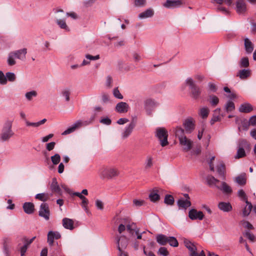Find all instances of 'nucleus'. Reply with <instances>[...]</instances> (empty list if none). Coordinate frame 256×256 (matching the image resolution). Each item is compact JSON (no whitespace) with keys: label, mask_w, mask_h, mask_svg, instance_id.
Returning a JSON list of instances; mask_svg holds the SVG:
<instances>
[{"label":"nucleus","mask_w":256,"mask_h":256,"mask_svg":"<svg viewBox=\"0 0 256 256\" xmlns=\"http://www.w3.org/2000/svg\"><path fill=\"white\" fill-rule=\"evenodd\" d=\"M12 124L13 120L8 119L4 122L0 134V140L2 142H8L14 136Z\"/></svg>","instance_id":"nucleus-1"},{"label":"nucleus","mask_w":256,"mask_h":256,"mask_svg":"<svg viewBox=\"0 0 256 256\" xmlns=\"http://www.w3.org/2000/svg\"><path fill=\"white\" fill-rule=\"evenodd\" d=\"M126 228L127 231L132 235H134V232H136V234L138 232V228L135 223L130 222L128 218H124L121 220V224L118 227V232L120 234H121Z\"/></svg>","instance_id":"nucleus-2"},{"label":"nucleus","mask_w":256,"mask_h":256,"mask_svg":"<svg viewBox=\"0 0 256 256\" xmlns=\"http://www.w3.org/2000/svg\"><path fill=\"white\" fill-rule=\"evenodd\" d=\"M185 83L189 87V89L190 90L191 97L194 100L200 98L202 93V90L196 84L194 80L191 78H188L186 80Z\"/></svg>","instance_id":"nucleus-3"},{"label":"nucleus","mask_w":256,"mask_h":256,"mask_svg":"<svg viewBox=\"0 0 256 256\" xmlns=\"http://www.w3.org/2000/svg\"><path fill=\"white\" fill-rule=\"evenodd\" d=\"M156 136L160 141V145L164 147L168 144V133L164 128H158L156 130Z\"/></svg>","instance_id":"nucleus-4"},{"label":"nucleus","mask_w":256,"mask_h":256,"mask_svg":"<svg viewBox=\"0 0 256 256\" xmlns=\"http://www.w3.org/2000/svg\"><path fill=\"white\" fill-rule=\"evenodd\" d=\"M100 174L102 178H112L118 176V172L114 168H104L100 170Z\"/></svg>","instance_id":"nucleus-5"},{"label":"nucleus","mask_w":256,"mask_h":256,"mask_svg":"<svg viewBox=\"0 0 256 256\" xmlns=\"http://www.w3.org/2000/svg\"><path fill=\"white\" fill-rule=\"evenodd\" d=\"M94 119V116H92L90 118V122H82V121L78 120L76 121L72 126L68 128L66 130H65L64 132H62V135H67L70 134H71L74 132L76 130L82 125H86L88 124H90L92 121H93Z\"/></svg>","instance_id":"nucleus-6"},{"label":"nucleus","mask_w":256,"mask_h":256,"mask_svg":"<svg viewBox=\"0 0 256 256\" xmlns=\"http://www.w3.org/2000/svg\"><path fill=\"white\" fill-rule=\"evenodd\" d=\"M50 210L48 204L46 202L41 204L38 211V216L43 218L46 220H48L50 218Z\"/></svg>","instance_id":"nucleus-7"},{"label":"nucleus","mask_w":256,"mask_h":256,"mask_svg":"<svg viewBox=\"0 0 256 256\" xmlns=\"http://www.w3.org/2000/svg\"><path fill=\"white\" fill-rule=\"evenodd\" d=\"M184 244L186 248L190 251V256H206L204 250H202L200 254L196 252V248L191 242L188 240H184Z\"/></svg>","instance_id":"nucleus-8"},{"label":"nucleus","mask_w":256,"mask_h":256,"mask_svg":"<svg viewBox=\"0 0 256 256\" xmlns=\"http://www.w3.org/2000/svg\"><path fill=\"white\" fill-rule=\"evenodd\" d=\"M158 106V104L154 100L148 98L144 102V108L148 115L152 114L153 110Z\"/></svg>","instance_id":"nucleus-9"},{"label":"nucleus","mask_w":256,"mask_h":256,"mask_svg":"<svg viewBox=\"0 0 256 256\" xmlns=\"http://www.w3.org/2000/svg\"><path fill=\"white\" fill-rule=\"evenodd\" d=\"M183 126L186 132L190 134L195 128V121L192 118H188L183 122Z\"/></svg>","instance_id":"nucleus-10"},{"label":"nucleus","mask_w":256,"mask_h":256,"mask_svg":"<svg viewBox=\"0 0 256 256\" xmlns=\"http://www.w3.org/2000/svg\"><path fill=\"white\" fill-rule=\"evenodd\" d=\"M236 10L239 14H243L247 10L246 4L244 0H237L236 2Z\"/></svg>","instance_id":"nucleus-11"},{"label":"nucleus","mask_w":256,"mask_h":256,"mask_svg":"<svg viewBox=\"0 0 256 256\" xmlns=\"http://www.w3.org/2000/svg\"><path fill=\"white\" fill-rule=\"evenodd\" d=\"M184 0H167L163 6L168 8H174L180 7L184 3Z\"/></svg>","instance_id":"nucleus-12"},{"label":"nucleus","mask_w":256,"mask_h":256,"mask_svg":"<svg viewBox=\"0 0 256 256\" xmlns=\"http://www.w3.org/2000/svg\"><path fill=\"white\" fill-rule=\"evenodd\" d=\"M184 197L186 199L184 198H180L177 202L178 205L180 208H184L186 210L188 208L190 207L191 205L190 198L188 194H184Z\"/></svg>","instance_id":"nucleus-13"},{"label":"nucleus","mask_w":256,"mask_h":256,"mask_svg":"<svg viewBox=\"0 0 256 256\" xmlns=\"http://www.w3.org/2000/svg\"><path fill=\"white\" fill-rule=\"evenodd\" d=\"M188 216L192 220H202L204 218V214L201 211H197L195 209H192L189 211Z\"/></svg>","instance_id":"nucleus-14"},{"label":"nucleus","mask_w":256,"mask_h":256,"mask_svg":"<svg viewBox=\"0 0 256 256\" xmlns=\"http://www.w3.org/2000/svg\"><path fill=\"white\" fill-rule=\"evenodd\" d=\"M116 244L118 251H121V249H124L128 245V240L125 236H122L120 237L116 236Z\"/></svg>","instance_id":"nucleus-15"},{"label":"nucleus","mask_w":256,"mask_h":256,"mask_svg":"<svg viewBox=\"0 0 256 256\" xmlns=\"http://www.w3.org/2000/svg\"><path fill=\"white\" fill-rule=\"evenodd\" d=\"M179 140L180 144L182 146L184 151L188 152L192 148V142L190 140L187 138L186 136Z\"/></svg>","instance_id":"nucleus-16"},{"label":"nucleus","mask_w":256,"mask_h":256,"mask_svg":"<svg viewBox=\"0 0 256 256\" xmlns=\"http://www.w3.org/2000/svg\"><path fill=\"white\" fill-rule=\"evenodd\" d=\"M129 109L128 104L125 102H120L116 106L115 110L118 113H126Z\"/></svg>","instance_id":"nucleus-17"},{"label":"nucleus","mask_w":256,"mask_h":256,"mask_svg":"<svg viewBox=\"0 0 256 256\" xmlns=\"http://www.w3.org/2000/svg\"><path fill=\"white\" fill-rule=\"evenodd\" d=\"M135 126L136 123L132 121L126 126L124 132L122 134V138L124 139L127 138L131 134Z\"/></svg>","instance_id":"nucleus-18"},{"label":"nucleus","mask_w":256,"mask_h":256,"mask_svg":"<svg viewBox=\"0 0 256 256\" xmlns=\"http://www.w3.org/2000/svg\"><path fill=\"white\" fill-rule=\"evenodd\" d=\"M50 186V189L52 192L56 193L58 194H62V191L60 186L58 184L56 178H52Z\"/></svg>","instance_id":"nucleus-19"},{"label":"nucleus","mask_w":256,"mask_h":256,"mask_svg":"<svg viewBox=\"0 0 256 256\" xmlns=\"http://www.w3.org/2000/svg\"><path fill=\"white\" fill-rule=\"evenodd\" d=\"M16 58L23 60L26 58V55L27 53L26 48H24L12 52Z\"/></svg>","instance_id":"nucleus-20"},{"label":"nucleus","mask_w":256,"mask_h":256,"mask_svg":"<svg viewBox=\"0 0 256 256\" xmlns=\"http://www.w3.org/2000/svg\"><path fill=\"white\" fill-rule=\"evenodd\" d=\"M23 209L24 212L28 214H32L34 212V206L33 203L30 202H24L23 204Z\"/></svg>","instance_id":"nucleus-21"},{"label":"nucleus","mask_w":256,"mask_h":256,"mask_svg":"<svg viewBox=\"0 0 256 256\" xmlns=\"http://www.w3.org/2000/svg\"><path fill=\"white\" fill-rule=\"evenodd\" d=\"M154 15V10L152 8L146 9L144 12L140 13L138 14V18L140 19L146 18H152Z\"/></svg>","instance_id":"nucleus-22"},{"label":"nucleus","mask_w":256,"mask_h":256,"mask_svg":"<svg viewBox=\"0 0 256 256\" xmlns=\"http://www.w3.org/2000/svg\"><path fill=\"white\" fill-rule=\"evenodd\" d=\"M244 45L246 52L248 54H251L254 48V45L252 42L248 38H245Z\"/></svg>","instance_id":"nucleus-23"},{"label":"nucleus","mask_w":256,"mask_h":256,"mask_svg":"<svg viewBox=\"0 0 256 256\" xmlns=\"http://www.w3.org/2000/svg\"><path fill=\"white\" fill-rule=\"evenodd\" d=\"M216 188L226 194H230L232 192V189L230 186L225 182H222L220 186H216Z\"/></svg>","instance_id":"nucleus-24"},{"label":"nucleus","mask_w":256,"mask_h":256,"mask_svg":"<svg viewBox=\"0 0 256 256\" xmlns=\"http://www.w3.org/2000/svg\"><path fill=\"white\" fill-rule=\"evenodd\" d=\"M218 208L224 212H229L232 210V206L230 202H220L218 204Z\"/></svg>","instance_id":"nucleus-25"},{"label":"nucleus","mask_w":256,"mask_h":256,"mask_svg":"<svg viewBox=\"0 0 256 256\" xmlns=\"http://www.w3.org/2000/svg\"><path fill=\"white\" fill-rule=\"evenodd\" d=\"M62 226L65 228L70 230H72L74 228L72 220L65 218L62 219Z\"/></svg>","instance_id":"nucleus-26"},{"label":"nucleus","mask_w":256,"mask_h":256,"mask_svg":"<svg viewBox=\"0 0 256 256\" xmlns=\"http://www.w3.org/2000/svg\"><path fill=\"white\" fill-rule=\"evenodd\" d=\"M250 71L248 69H243L240 70L238 72L236 76L240 79L245 80L250 76Z\"/></svg>","instance_id":"nucleus-27"},{"label":"nucleus","mask_w":256,"mask_h":256,"mask_svg":"<svg viewBox=\"0 0 256 256\" xmlns=\"http://www.w3.org/2000/svg\"><path fill=\"white\" fill-rule=\"evenodd\" d=\"M252 106L249 103L242 104L239 108V111L241 112L248 113L252 110Z\"/></svg>","instance_id":"nucleus-28"},{"label":"nucleus","mask_w":256,"mask_h":256,"mask_svg":"<svg viewBox=\"0 0 256 256\" xmlns=\"http://www.w3.org/2000/svg\"><path fill=\"white\" fill-rule=\"evenodd\" d=\"M176 136L180 140L186 136L184 135V130L180 126H176L174 130Z\"/></svg>","instance_id":"nucleus-29"},{"label":"nucleus","mask_w":256,"mask_h":256,"mask_svg":"<svg viewBox=\"0 0 256 256\" xmlns=\"http://www.w3.org/2000/svg\"><path fill=\"white\" fill-rule=\"evenodd\" d=\"M206 182L210 186H215L216 187V186H218L217 184V183H218L220 182L219 180L218 179L214 178L212 176H208L206 178Z\"/></svg>","instance_id":"nucleus-30"},{"label":"nucleus","mask_w":256,"mask_h":256,"mask_svg":"<svg viewBox=\"0 0 256 256\" xmlns=\"http://www.w3.org/2000/svg\"><path fill=\"white\" fill-rule=\"evenodd\" d=\"M245 202L246 204V205L242 210V214L244 216H247L250 214L252 206V204L248 202V200H246Z\"/></svg>","instance_id":"nucleus-31"},{"label":"nucleus","mask_w":256,"mask_h":256,"mask_svg":"<svg viewBox=\"0 0 256 256\" xmlns=\"http://www.w3.org/2000/svg\"><path fill=\"white\" fill-rule=\"evenodd\" d=\"M168 238V236L162 234H159L156 237L157 242L161 245L166 244Z\"/></svg>","instance_id":"nucleus-32"},{"label":"nucleus","mask_w":256,"mask_h":256,"mask_svg":"<svg viewBox=\"0 0 256 256\" xmlns=\"http://www.w3.org/2000/svg\"><path fill=\"white\" fill-rule=\"evenodd\" d=\"M50 198V195L48 193H40L36 194L35 198L40 201L45 202L47 201Z\"/></svg>","instance_id":"nucleus-33"},{"label":"nucleus","mask_w":256,"mask_h":256,"mask_svg":"<svg viewBox=\"0 0 256 256\" xmlns=\"http://www.w3.org/2000/svg\"><path fill=\"white\" fill-rule=\"evenodd\" d=\"M56 23L60 28L64 30L66 32L70 31V28L67 26L64 20L62 19H58L56 20Z\"/></svg>","instance_id":"nucleus-34"},{"label":"nucleus","mask_w":256,"mask_h":256,"mask_svg":"<svg viewBox=\"0 0 256 256\" xmlns=\"http://www.w3.org/2000/svg\"><path fill=\"white\" fill-rule=\"evenodd\" d=\"M46 120L44 118L43 120L36 122H30L28 120H26V124L28 126L38 127L40 125L44 124Z\"/></svg>","instance_id":"nucleus-35"},{"label":"nucleus","mask_w":256,"mask_h":256,"mask_svg":"<svg viewBox=\"0 0 256 256\" xmlns=\"http://www.w3.org/2000/svg\"><path fill=\"white\" fill-rule=\"evenodd\" d=\"M209 112L210 110L208 108L203 107L200 110L198 114L202 118L205 119L208 116Z\"/></svg>","instance_id":"nucleus-36"},{"label":"nucleus","mask_w":256,"mask_h":256,"mask_svg":"<svg viewBox=\"0 0 256 256\" xmlns=\"http://www.w3.org/2000/svg\"><path fill=\"white\" fill-rule=\"evenodd\" d=\"M224 108L227 112H230L235 109L234 103L230 100L228 101L224 106Z\"/></svg>","instance_id":"nucleus-37"},{"label":"nucleus","mask_w":256,"mask_h":256,"mask_svg":"<svg viewBox=\"0 0 256 256\" xmlns=\"http://www.w3.org/2000/svg\"><path fill=\"white\" fill-rule=\"evenodd\" d=\"M38 95V93L36 90H31L25 94V97L27 100L31 101L34 98H36Z\"/></svg>","instance_id":"nucleus-38"},{"label":"nucleus","mask_w":256,"mask_h":256,"mask_svg":"<svg viewBox=\"0 0 256 256\" xmlns=\"http://www.w3.org/2000/svg\"><path fill=\"white\" fill-rule=\"evenodd\" d=\"M150 200L152 202H156L160 200V195L157 190H153L149 195Z\"/></svg>","instance_id":"nucleus-39"},{"label":"nucleus","mask_w":256,"mask_h":256,"mask_svg":"<svg viewBox=\"0 0 256 256\" xmlns=\"http://www.w3.org/2000/svg\"><path fill=\"white\" fill-rule=\"evenodd\" d=\"M209 101L212 106H216L219 102V98L215 95H210L209 96Z\"/></svg>","instance_id":"nucleus-40"},{"label":"nucleus","mask_w":256,"mask_h":256,"mask_svg":"<svg viewBox=\"0 0 256 256\" xmlns=\"http://www.w3.org/2000/svg\"><path fill=\"white\" fill-rule=\"evenodd\" d=\"M167 243H168L170 246L174 247H176L178 245L176 238L174 236H168Z\"/></svg>","instance_id":"nucleus-41"},{"label":"nucleus","mask_w":256,"mask_h":256,"mask_svg":"<svg viewBox=\"0 0 256 256\" xmlns=\"http://www.w3.org/2000/svg\"><path fill=\"white\" fill-rule=\"evenodd\" d=\"M224 170L225 166L224 164L222 163H220L219 165L217 166V172L218 174L220 176H222L224 178Z\"/></svg>","instance_id":"nucleus-42"},{"label":"nucleus","mask_w":256,"mask_h":256,"mask_svg":"<svg viewBox=\"0 0 256 256\" xmlns=\"http://www.w3.org/2000/svg\"><path fill=\"white\" fill-rule=\"evenodd\" d=\"M36 238V236H34L30 239H28L26 236L22 238V240L24 243V244L23 246H26V247L28 248V246L34 242Z\"/></svg>","instance_id":"nucleus-43"},{"label":"nucleus","mask_w":256,"mask_h":256,"mask_svg":"<svg viewBox=\"0 0 256 256\" xmlns=\"http://www.w3.org/2000/svg\"><path fill=\"white\" fill-rule=\"evenodd\" d=\"M164 202L168 205H172L174 203V198L170 194H166L165 196Z\"/></svg>","instance_id":"nucleus-44"},{"label":"nucleus","mask_w":256,"mask_h":256,"mask_svg":"<svg viewBox=\"0 0 256 256\" xmlns=\"http://www.w3.org/2000/svg\"><path fill=\"white\" fill-rule=\"evenodd\" d=\"M236 182L240 185H244L246 183V178L244 174L238 176L236 178Z\"/></svg>","instance_id":"nucleus-45"},{"label":"nucleus","mask_w":256,"mask_h":256,"mask_svg":"<svg viewBox=\"0 0 256 256\" xmlns=\"http://www.w3.org/2000/svg\"><path fill=\"white\" fill-rule=\"evenodd\" d=\"M51 160L53 164L56 165L59 164L60 160V156L58 154H56L51 156Z\"/></svg>","instance_id":"nucleus-46"},{"label":"nucleus","mask_w":256,"mask_h":256,"mask_svg":"<svg viewBox=\"0 0 256 256\" xmlns=\"http://www.w3.org/2000/svg\"><path fill=\"white\" fill-rule=\"evenodd\" d=\"M240 68H247L249 66L248 59L246 57L242 58L240 62Z\"/></svg>","instance_id":"nucleus-47"},{"label":"nucleus","mask_w":256,"mask_h":256,"mask_svg":"<svg viewBox=\"0 0 256 256\" xmlns=\"http://www.w3.org/2000/svg\"><path fill=\"white\" fill-rule=\"evenodd\" d=\"M15 56L14 54L10 52L8 56V63L9 66H12L16 64V62L14 60Z\"/></svg>","instance_id":"nucleus-48"},{"label":"nucleus","mask_w":256,"mask_h":256,"mask_svg":"<svg viewBox=\"0 0 256 256\" xmlns=\"http://www.w3.org/2000/svg\"><path fill=\"white\" fill-rule=\"evenodd\" d=\"M6 77L7 80L9 82H13L15 81L16 79V76L14 72H8L6 74Z\"/></svg>","instance_id":"nucleus-49"},{"label":"nucleus","mask_w":256,"mask_h":256,"mask_svg":"<svg viewBox=\"0 0 256 256\" xmlns=\"http://www.w3.org/2000/svg\"><path fill=\"white\" fill-rule=\"evenodd\" d=\"M246 156L245 150L242 148H239L237 150L236 158H239L244 157Z\"/></svg>","instance_id":"nucleus-50"},{"label":"nucleus","mask_w":256,"mask_h":256,"mask_svg":"<svg viewBox=\"0 0 256 256\" xmlns=\"http://www.w3.org/2000/svg\"><path fill=\"white\" fill-rule=\"evenodd\" d=\"M113 94L114 96L118 99L122 100L123 98L122 95L120 92L118 88H115L113 90Z\"/></svg>","instance_id":"nucleus-51"},{"label":"nucleus","mask_w":256,"mask_h":256,"mask_svg":"<svg viewBox=\"0 0 256 256\" xmlns=\"http://www.w3.org/2000/svg\"><path fill=\"white\" fill-rule=\"evenodd\" d=\"M244 234L250 241L252 242L256 241V238L255 236L250 231H246Z\"/></svg>","instance_id":"nucleus-52"},{"label":"nucleus","mask_w":256,"mask_h":256,"mask_svg":"<svg viewBox=\"0 0 256 256\" xmlns=\"http://www.w3.org/2000/svg\"><path fill=\"white\" fill-rule=\"evenodd\" d=\"M146 0H134V6L137 7H143L146 4Z\"/></svg>","instance_id":"nucleus-53"},{"label":"nucleus","mask_w":256,"mask_h":256,"mask_svg":"<svg viewBox=\"0 0 256 256\" xmlns=\"http://www.w3.org/2000/svg\"><path fill=\"white\" fill-rule=\"evenodd\" d=\"M3 252L6 256H10V248L6 242L3 244Z\"/></svg>","instance_id":"nucleus-54"},{"label":"nucleus","mask_w":256,"mask_h":256,"mask_svg":"<svg viewBox=\"0 0 256 256\" xmlns=\"http://www.w3.org/2000/svg\"><path fill=\"white\" fill-rule=\"evenodd\" d=\"M152 166V158L151 156H148L146 162V168H149Z\"/></svg>","instance_id":"nucleus-55"},{"label":"nucleus","mask_w":256,"mask_h":256,"mask_svg":"<svg viewBox=\"0 0 256 256\" xmlns=\"http://www.w3.org/2000/svg\"><path fill=\"white\" fill-rule=\"evenodd\" d=\"M238 196L241 198V200L244 202L248 200L244 192L242 190H240L238 192Z\"/></svg>","instance_id":"nucleus-56"},{"label":"nucleus","mask_w":256,"mask_h":256,"mask_svg":"<svg viewBox=\"0 0 256 256\" xmlns=\"http://www.w3.org/2000/svg\"><path fill=\"white\" fill-rule=\"evenodd\" d=\"M208 89L211 92H216L218 88L212 82H209L208 84Z\"/></svg>","instance_id":"nucleus-57"},{"label":"nucleus","mask_w":256,"mask_h":256,"mask_svg":"<svg viewBox=\"0 0 256 256\" xmlns=\"http://www.w3.org/2000/svg\"><path fill=\"white\" fill-rule=\"evenodd\" d=\"M62 96L65 98L66 101L68 102L70 100V92L68 90L66 89L62 91Z\"/></svg>","instance_id":"nucleus-58"},{"label":"nucleus","mask_w":256,"mask_h":256,"mask_svg":"<svg viewBox=\"0 0 256 256\" xmlns=\"http://www.w3.org/2000/svg\"><path fill=\"white\" fill-rule=\"evenodd\" d=\"M7 83V79L3 72L0 70V84H6Z\"/></svg>","instance_id":"nucleus-59"},{"label":"nucleus","mask_w":256,"mask_h":256,"mask_svg":"<svg viewBox=\"0 0 256 256\" xmlns=\"http://www.w3.org/2000/svg\"><path fill=\"white\" fill-rule=\"evenodd\" d=\"M158 253L160 254L163 256H167L168 255L169 252L167 249L164 247H161L158 250Z\"/></svg>","instance_id":"nucleus-60"},{"label":"nucleus","mask_w":256,"mask_h":256,"mask_svg":"<svg viewBox=\"0 0 256 256\" xmlns=\"http://www.w3.org/2000/svg\"><path fill=\"white\" fill-rule=\"evenodd\" d=\"M100 122L106 125H110L112 123L111 120L108 118V117H106L102 118L100 120Z\"/></svg>","instance_id":"nucleus-61"},{"label":"nucleus","mask_w":256,"mask_h":256,"mask_svg":"<svg viewBox=\"0 0 256 256\" xmlns=\"http://www.w3.org/2000/svg\"><path fill=\"white\" fill-rule=\"evenodd\" d=\"M218 4H222L223 2H224L228 6H230L232 3L233 0H214Z\"/></svg>","instance_id":"nucleus-62"},{"label":"nucleus","mask_w":256,"mask_h":256,"mask_svg":"<svg viewBox=\"0 0 256 256\" xmlns=\"http://www.w3.org/2000/svg\"><path fill=\"white\" fill-rule=\"evenodd\" d=\"M56 142H52L46 144V149L48 151L52 150L55 147Z\"/></svg>","instance_id":"nucleus-63"},{"label":"nucleus","mask_w":256,"mask_h":256,"mask_svg":"<svg viewBox=\"0 0 256 256\" xmlns=\"http://www.w3.org/2000/svg\"><path fill=\"white\" fill-rule=\"evenodd\" d=\"M249 124L250 126H256V116H253L249 119Z\"/></svg>","instance_id":"nucleus-64"}]
</instances>
